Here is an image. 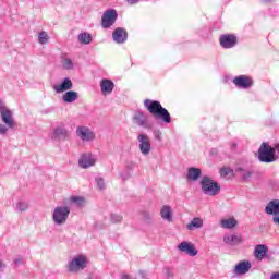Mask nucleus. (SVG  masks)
<instances>
[{
  "label": "nucleus",
  "mask_w": 279,
  "mask_h": 279,
  "mask_svg": "<svg viewBox=\"0 0 279 279\" xmlns=\"http://www.w3.org/2000/svg\"><path fill=\"white\" fill-rule=\"evenodd\" d=\"M144 108L154 117L160 119L163 123H171V113L158 100L145 99Z\"/></svg>",
  "instance_id": "1"
},
{
  "label": "nucleus",
  "mask_w": 279,
  "mask_h": 279,
  "mask_svg": "<svg viewBox=\"0 0 279 279\" xmlns=\"http://www.w3.org/2000/svg\"><path fill=\"white\" fill-rule=\"evenodd\" d=\"M199 184L204 195H208L209 197H216V195H219V193H221V185L208 175L203 177Z\"/></svg>",
  "instance_id": "2"
},
{
  "label": "nucleus",
  "mask_w": 279,
  "mask_h": 279,
  "mask_svg": "<svg viewBox=\"0 0 279 279\" xmlns=\"http://www.w3.org/2000/svg\"><path fill=\"white\" fill-rule=\"evenodd\" d=\"M276 151L279 154V145L271 147L269 144L263 143L258 149V159L260 162H276L278 160Z\"/></svg>",
  "instance_id": "3"
},
{
  "label": "nucleus",
  "mask_w": 279,
  "mask_h": 279,
  "mask_svg": "<svg viewBox=\"0 0 279 279\" xmlns=\"http://www.w3.org/2000/svg\"><path fill=\"white\" fill-rule=\"evenodd\" d=\"M86 267H88V257L83 254L75 255L68 263V271H70V274H80V271H84Z\"/></svg>",
  "instance_id": "4"
},
{
  "label": "nucleus",
  "mask_w": 279,
  "mask_h": 279,
  "mask_svg": "<svg viewBox=\"0 0 279 279\" xmlns=\"http://www.w3.org/2000/svg\"><path fill=\"white\" fill-rule=\"evenodd\" d=\"M69 215H71V207L57 206L52 211V221L54 226H64L69 220Z\"/></svg>",
  "instance_id": "5"
},
{
  "label": "nucleus",
  "mask_w": 279,
  "mask_h": 279,
  "mask_svg": "<svg viewBox=\"0 0 279 279\" xmlns=\"http://www.w3.org/2000/svg\"><path fill=\"white\" fill-rule=\"evenodd\" d=\"M137 143L142 156H149L151 154V140H149V135L145 133L138 134Z\"/></svg>",
  "instance_id": "6"
},
{
  "label": "nucleus",
  "mask_w": 279,
  "mask_h": 279,
  "mask_svg": "<svg viewBox=\"0 0 279 279\" xmlns=\"http://www.w3.org/2000/svg\"><path fill=\"white\" fill-rule=\"evenodd\" d=\"M76 136L83 142V143H93L97 135L90 128L80 125L76 128Z\"/></svg>",
  "instance_id": "7"
},
{
  "label": "nucleus",
  "mask_w": 279,
  "mask_h": 279,
  "mask_svg": "<svg viewBox=\"0 0 279 279\" xmlns=\"http://www.w3.org/2000/svg\"><path fill=\"white\" fill-rule=\"evenodd\" d=\"M118 16H119V14L117 13V10H114V9L105 11L101 16V25H102L104 29H108V28L112 27V25H114V23H117Z\"/></svg>",
  "instance_id": "8"
},
{
  "label": "nucleus",
  "mask_w": 279,
  "mask_h": 279,
  "mask_svg": "<svg viewBox=\"0 0 279 279\" xmlns=\"http://www.w3.org/2000/svg\"><path fill=\"white\" fill-rule=\"evenodd\" d=\"M50 138L57 143H60V141H66V138H69V129H66V125L64 124L57 125L52 129Z\"/></svg>",
  "instance_id": "9"
},
{
  "label": "nucleus",
  "mask_w": 279,
  "mask_h": 279,
  "mask_svg": "<svg viewBox=\"0 0 279 279\" xmlns=\"http://www.w3.org/2000/svg\"><path fill=\"white\" fill-rule=\"evenodd\" d=\"M95 165H97V156L93 155V153H85L78 158V167L81 169H90Z\"/></svg>",
  "instance_id": "10"
},
{
  "label": "nucleus",
  "mask_w": 279,
  "mask_h": 279,
  "mask_svg": "<svg viewBox=\"0 0 279 279\" xmlns=\"http://www.w3.org/2000/svg\"><path fill=\"white\" fill-rule=\"evenodd\" d=\"M133 122L135 125H138V128H145V130H151V128H154V124L149 123V117H147L143 111L135 112L133 116Z\"/></svg>",
  "instance_id": "11"
},
{
  "label": "nucleus",
  "mask_w": 279,
  "mask_h": 279,
  "mask_svg": "<svg viewBox=\"0 0 279 279\" xmlns=\"http://www.w3.org/2000/svg\"><path fill=\"white\" fill-rule=\"evenodd\" d=\"M2 123H0V136H8V132L14 129L16 122H14V116L1 118ZM4 123V124H3Z\"/></svg>",
  "instance_id": "12"
},
{
  "label": "nucleus",
  "mask_w": 279,
  "mask_h": 279,
  "mask_svg": "<svg viewBox=\"0 0 279 279\" xmlns=\"http://www.w3.org/2000/svg\"><path fill=\"white\" fill-rule=\"evenodd\" d=\"M178 251L182 252L183 254H186V256H197L199 254V251L195 247V244L193 242L183 241L178 245Z\"/></svg>",
  "instance_id": "13"
},
{
  "label": "nucleus",
  "mask_w": 279,
  "mask_h": 279,
  "mask_svg": "<svg viewBox=\"0 0 279 279\" xmlns=\"http://www.w3.org/2000/svg\"><path fill=\"white\" fill-rule=\"evenodd\" d=\"M250 269H252V262L240 260L238 264H235L233 274L234 276H245V274H250Z\"/></svg>",
  "instance_id": "14"
},
{
  "label": "nucleus",
  "mask_w": 279,
  "mask_h": 279,
  "mask_svg": "<svg viewBox=\"0 0 279 279\" xmlns=\"http://www.w3.org/2000/svg\"><path fill=\"white\" fill-rule=\"evenodd\" d=\"M219 43L223 49H232V47H236V43H239V40L236 39V36L228 34L221 35Z\"/></svg>",
  "instance_id": "15"
},
{
  "label": "nucleus",
  "mask_w": 279,
  "mask_h": 279,
  "mask_svg": "<svg viewBox=\"0 0 279 279\" xmlns=\"http://www.w3.org/2000/svg\"><path fill=\"white\" fill-rule=\"evenodd\" d=\"M72 89H73V81H71V78L69 77H65L61 83L53 85V90L58 95H60L61 93H66Z\"/></svg>",
  "instance_id": "16"
},
{
  "label": "nucleus",
  "mask_w": 279,
  "mask_h": 279,
  "mask_svg": "<svg viewBox=\"0 0 279 279\" xmlns=\"http://www.w3.org/2000/svg\"><path fill=\"white\" fill-rule=\"evenodd\" d=\"M233 84L238 88H250L254 84V81L250 76L240 75L233 78Z\"/></svg>",
  "instance_id": "17"
},
{
  "label": "nucleus",
  "mask_w": 279,
  "mask_h": 279,
  "mask_svg": "<svg viewBox=\"0 0 279 279\" xmlns=\"http://www.w3.org/2000/svg\"><path fill=\"white\" fill-rule=\"evenodd\" d=\"M112 38L118 45H123L128 40V31L118 27L113 31Z\"/></svg>",
  "instance_id": "18"
},
{
  "label": "nucleus",
  "mask_w": 279,
  "mask_h": 279,
  "mask_svg": "<svg viewBox=\"0 0 279 279\" xmlns=\"http://www.w3.org/2000/svg\"><path fill=\"white\" fill-rule=\"evenodd\" d=\"M159 215L163 221L173 222V208L169 205H163L160 208Z\"/></svg>",
  "instance_id": "19"
},
{
  "label": "nucleus",
  "mask_w": 279,
  "mask_h": 279,
  "mask_svg": "<svg viewBox=\"0 0 279 279\" xmlns=\"http://www.w3.org/2000/svg\"><path fill=\"white\" fill-rule=\"evenodd\" d=\"M77 99H80V94L71 89L65 92L61 97V100L63 101V104H75Z\"/></svg>",
  "instance_id": "20"
},
{
  "label": "nucleus",
  "mask_w": 279,
  "mask_h": 279,
  "mask_svg": "<svg viewBox=\"0 0 279 279\" xmlns=\"http://www.w3.org/2000/svg\"><path fill=\"white\" fill-rule=\"evenodd\" d=\"M227 245H241L243 243V235L241 234H227L223 238Z\"/></svg>",
  "instance_id": "21"
},
{
  "label": "nucleus",
  "mask_w": 279,
  "mask_h": 279,
  "mask_svg": "<svg viewBox=\"0 0 279 279\" xmlns=\"http://www.w3.org/2000/svg\"><path fill=\"white\" fill-rule=\"evenodd\" d=\"M202 178V169L191 167L187 169L186 180L190 182H197Z\"/></svg>",
  "instance_id": "22"
},
{
  "label": "nucleus",
  "mask_w": 279,
  "mask_h": 279,
  "mask_svg": "<svg viewBox=\"0 0 279 279\" xmlns=\"http://www.w3.org/2000/svg\"><path fill=\"white\" fill-rule=\"evenodd\" d=\"M100 89L102 95H110L114 90V82L108 78L101 80Z\"/></svg>",
  "instance_id": "23"
},
{
  "label": "nucleus",
  "mask_w": 279,
  "mask_h": 279,
  "mask_svg": "<svg viewBox=\"0 0 279 279\" xmlns=\"http://www.w3.org/2000/svg\"><path fill=\"white\" fill-rule=\"evenodd\" d=\"M268 252H269V247H267V245L258 244L255 246L254 256L257 260H263V258L267 256Z\"/></svg>",
  "instance_id": "24"
},
{
  "label": "nucleus",
  "mask_w": 279,
  "mask_h": 279,
  "mask_svg": "<svg viewBox=\"0 0 279 279\" xmlns=\"http://www.w3.org/2000/svg\"><path fill=\"white\" fill-rule=\"evenodd\" d=\"M266 215H277L279 213V199L270 201L265 207Z\"/></svg>",
  "instance_id": "25"
},
{
  "label": "nucleus",
  "mask_w": 279,
  "mask_h": 279,
  "mask_svg": "<svg viewBox=\"0 0 279 279\" xmlns=\"http://www.w3.org/2000/svg\"><path fill=\"white\" fill-rule=\"evenodd\" d=\"M199 228H204V220L199 217L193 218L190 223L186 225V230L193 232V230H199Z\"/></svg>",
  "instance_id": "26"
},
{
  "label": "nucleus",
  "mask_w": 279,
  "mask_h": 279,
  "mask_svg": "<svg viewBox=\"0 0 279 279\" xmlns=\"http://www.w3.org/2000/svg\"><path fill=\"white\" fill-rule=\"evenodd\" d=\"M238 225H239V221H236V219L234 218L222 219L220 221V226L225 230H232V228H236Z\"/></svg>",
  "instance_id": "27"
},
{
  "label": "nucleus",
  "mask_w": 279,
  "mask_h": 279,
  "mask_svg": "<svg viewBox=\"0 0 279 279\" xmlns=\"http://www.w3.org/2000/svg\"><path fill=\"white\" fill-rule=\"evenodd\" d=\"M77 40L81 45H90V43H93V35L87 32L80 33Z\"/></svg>",
  "instance_id": "28"
},
{
  "label": "nucleus",
  "mask_w": 279,
  "mask_h": 279,
  "mask_svg": "<svg viewBox=\"0 0 279 279\" xmlns=\"http://www.w3.org/2000/svg\"><path fill=\"white\" fill-rule=\"evenodd\" d=\"M29 210V203L26 201L20 199L15 204V211L16 213H27Z\"/></svg>",
  "instance_id": "29"
},
{
  "label": "nucleus",
  "mask_w": 279,
  "mask_h": 279,
  "mask_svg": "<svg viewBox=\"0 0 279 279\" xmlns=\"http://www.w3.org/2000/svg\"><path fill=\"white\" fill-rule=\"evenodd\" d=\"M0 117L3 119L4 117H14L12 111L5 106L3 100H0Z\"/></svg>",
  "instance_id": "30"
},
{
  "label": "nucleus",
  "mask_w": 279,
  "mask_h": 279,
  "mask_svg": "<svg viewBox=\"0 0 279 279\" xmlns=\"http://www.w3.org/2000/svg\"><path fill=\"white\" fill-rule=\"evenodd\" d=\"M62 68L65 69L66 71H73L75 69V63H73V60L63 57L61 60Z\"/></svg>",
  "instance_id": "31"
},
{
  "label": "nucleus",
  "mask_w": 279,
  "mask_h": 279,
  "mask_svg": "<svg viewBox=\"0 0 279 279\" xmlns=\"http://www.w3.org/2000/svg\"><path fill=\"white\" fill-rule=\"evenodd\" d=\"M220 175L221 178H226V180H230V178H234V170L232 168H222Z\"/></svg>",
  "instance_id": "32"
},
{
  "label": "nucleus",
  "mask_w": 279,
  "mask_h": 279,
  "mask_svg": "<svg viewBox=\"0 0 279 279\" xmlns=\"http://www.w3.org/2000/svg\"><path fill=\"white\" fill-rule=\"evenodd\" d=\"M69 201L75 204V206H84L86 204V201L82 196H71Z\"/></svg>",
  "instance_id": "33"
},
{
  "label": "nucleus",
  "mask_w": 279,
  "mask_h": 279,
  "mask_svg": "<svg viewBox=\"0 0 279 279\" xmlns=\"http://www.w3.org/2000/svg\"><path fill=\"white\" fill-rule=\"evenodd\" d=\"M38 41L40 45H47V43H49V35L47 34V32L43 31L39 33Z\"/></svg>",
  "instance_id": "34"
},
{
  "label": "nucleus",
  "mask_w": 279,
  "mask_h": 279,
  "mask_svg": "<svg viewBox=\"0 0 279 279\" xmlns=\"http://www.w3.org/2000/svg\"><path fill=\"white\" fill-rule=\"evenodd\" d=\"M95 181H96V184H97L99 191H104L106 189V181L104 180V178L97 177L95 179Z\"/></svg>",
  "instance_id": "35"
},
{
  "label": "nucleus",
  "mask_w": 279,
  "mask_h": 279,
  "mask_svg": "<svg viewBox=\"0 0 279 279\" xmlns=\"http://www.w3.org/2000/svg\"><path fill=\"white\" fill-rule=\"evenodd\" d=\"M110 221H111V223H121V221H123V216L118 215V214H111Z\"/></svg>",
  "instance_id": "36"
},
{
  "label": "nucleus",
  "mask_w": 279,
  "mask_h": 279,
  "mask_svg": "<svg viewBox=\"0 0 279 279\" xmlns=\"http://www.w3.org/2000/svg\"><path fill=\"white\" fill-rule=\"evenodd\" d=\"M153 136L156 141H159V143L162 142V131L159 129L153 130Z\"/></svg>",
  "instance_id": "37"
},
{
  "label": "nucleus",
  "mask_w": 279,
  "mask_h": 279,
  "mask_svg": "<svg viewBox=\"0 0 279 279\" xmlns=\"http://www.w3.org/2000/svg\"><path fill=\"white\" fill-rule=\"evenodd\" d=\"M235 171L243 173L242 174L243 180H250V178H252V172H250V171L244 172L243 168H238Z\"/></svg>",
  "instance_id": "38"
},
{
  "label": "nucleus",
  "mask_w": 279,
  "mask_h": 279,
  "mask_svg": "<svg viewBox=\"0 0 279 279\" xmlns=\"http://www.w3.org/2000/svg\"><path fill=\"white\" fill-rule=\"evenodd\" d=\"M163 275L166 276V278H173V276H175V274L173 272V269L169 267L163 269Z\"/></svg>",
  "instance_id": "39"
},
{
  "label": "nucleus",
  "mask_w": 279,
  "mask_h": 279,
  "mask_svg": "<svg viewBox=\"0 0 279 279\" xmlns=\"http://www.w3.org/2000/svg\"><path fill=\"white\" fill-rule=\"evenodd\" d=\"M13 263L16 267H19V265H23L25 263V259H23V257H15Z\"/></svg>",
  "instance_id": "40"
},
{
  "label": "nucleus",
  "mask_w": 279,
  "mask_h": 279,
  "mask_svg": "<svg viewBox=\"0 0 279 279\" xmlns=\"http://www.w3.org/2000/svg\"><path fill=\"white\" fill-rule=\"evenodd\" d=\"M272 221L276 223V226H279V213L272 216Z\"/></svg>",
  "instance_id": "41"
},
{
  "label": "nucleus",
  "mask_w": 279,
  "mask_h": 279,
  "mask_svg": "<svg viewBox=\"0 0 279 279\" xmlns=\"http://www.w3.org/2000/svg\"><path fill=\"white\" fill-rule=\"evenodd\" d=\"M270 279H279V272H272Z\"/></svg>",
  "instance_id": "42"
},
{
  "label": "nucleus",
  "mask_w": 279,
  "mask_h": 279,
  "mask_svg": "<svg viewBox=\"0 0 279 279\" xmlns=\"http://www.w3.org/2000/svg\"><path fill=\"white\" fill-rule=\"evenodd\" d=\"M138 1H141V0H128V3H130V5H134V4L138 3Z\"/></svg>",
  "instance_id": "43"
},
{
  "label": "nucleus",
  "mask_w": 279,
  "mask_h": 279,
  "mask_svg": "<svg viewBox=\"0 0 279 279\" xmlns=\"http://www.w3.org/2000/svg\"><path fill=\"white\" fill-rule=\"evenodd\" d=\"M2 269H5V264H3V263L0 260V271H1Z\"/></svg>",
  "instance_id": "44"
},
{
  "label": "nucleus",
  "mask_w": 279,
  "mask_h": 279,
  "mask_svg": "<svg viewBox=\"0 0 279 279\" xmlns=\"http://www.w3.org/2000/svg\"><path fill=\"white\" fill-rule=\"evenodd\" d=\"M264 3H269L271 0H262Z\"/></svg>",
  "instance_id": "45"
},
{
  "label": "nucleus",
  "mask_w": 279,
  "mask_h": 279,
  "mask_svg": "<svg viewBox=\"0 0 279 279\" xmlns=\"http://www.w3.org/2000/svg\"><path fill=\"white\" fill-rule=\"evenodd\" d=\"M140 274H141L142 276H144V275H143V271H140Z\"/></svg>",
  "instance_id": "46"
}]
</instances>
